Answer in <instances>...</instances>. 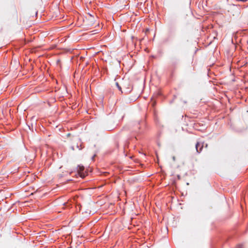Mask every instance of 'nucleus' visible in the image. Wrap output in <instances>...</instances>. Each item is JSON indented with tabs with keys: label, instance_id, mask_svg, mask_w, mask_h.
Here are the masks:
<instances>
[{
	"label": "nucleus",
	"instance_id": "obj_5",
	"mask_svg": "<svg viewBox=\"0 0 248 248\" xmlns=\"http://www.w3.org/2000/svg\"><path fill=\"white\" fill-rule=\"evenodd\" d=\"M115 85H116V87H117V88L119 89V90L120 91H121V93H122L123 92H122V88H121V86L119 85V84L118 83V82H116L115 83Z\"/></svg>",
	"mask_w": 248,
	"mask_h": 248
},
{
	"label": "nucleus",
	"instance_id": "obj_1",
	"mask_svg": "<svg viewBox=\"0 0 248 248\" xmlns=\"http://www.w3.org/2000/svg\"><path fill=\"white\" fill-rule=\"evenodd\" d=\"M78 173L82 178H84L86 176V171H84V167L83 166H78Z\"/></svg>",
	"mask_w": 248,
	"mask_h": 248
},
{
	"label": "nucleus",
	"instance_id": "obj_6",
	"mask_svg": "<svg viewBox=\"0 0 248 248\" xmlns=\"http://www.w3.org/2000/svg\"><path fill=\"white\" fill-rule=\"evenodd\" d=\"M173 160H175V157H173Z\"/></svg>",
	"mask_w": 248,
	"mask_h": 248
},
{
	"label": "nucleus",
	"instance_id": "obj_4",
	"mask_svg": "<svg viewBox=\"0 0 248 248\" xmlns=\"http://www.w3.org/2000/svg\"><path fill=\"white\" fill-rule=\"evenodd\" d=\"M140 124L139 122H136L134 124L135 126V131L136 132L139 131V130L140 129Z\"/></svg>",
	"mask_w": 248,
	"mask_h": 248
},
{
	"label": "nucleus",
	"instance_id": "obj_3",
	"mask_svg": "<svg viewBox=\"0 0 248 248\" xmlns=\"http://www.w3.org/2000/svg\"><path fill=\"white\" fill-rule=\"evenodd\" d=\"M195 146L197 152L199 153L202 151L203 147V143L200 142H197Z\"/></svg>",
	"mask_w": 248,
	"mask_h": 248
},
{
	"label": "nucleus",
	"instance_id": "obj_2",
	"mask_svg": "<svg viewBox=\"0 0 248 248\" xmlns=\"http://www.w3.org/2000/svg\"><path fill=\"white\" fill-rule=\"evenodd\" d=\"M94 17L92 15H90L86 20V24L87 26H92L94 23Z\"/></svg>",
	"mask_w": 248,
	"mask_h": 248
}]
</instances>
